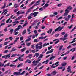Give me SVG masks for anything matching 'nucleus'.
<instances>
[{"label": "nucleus", "instance_id": "nucleus-1", "mask_svg": "<svg viewBox=\"0 0 76 76\" xmlns=\"http://www.w3.org/2000/svg\"><path fill=\"white\" fill-rule=\"evenodd\" d=\"M25 73V71H24L23 72L20 73V72H15L13 73V74L14 75H16V76H18V75H23L24 73Z\"/></svg>", "mask_w": 76, "mask_h": 76}, {"label": "nucleus", "instance_id": "nucleus-2", "mask_svg": "<svg viewBox=\"0 0 76 76\" xmlns=\"http://www.w3.org/2000/svg\"><path fill=\"white\" fill-rule=\"evenodd\" d=\"M22 28V26L21 25H19L18 26V27L17 28H16L14 31V32L15 33V32H16V31H18V30H19L20 29V28Z\"/></svg>", "mask_w": 76, "mask_h": 76}, {"label": "nucleus", "instance_id": "nucleus-3", "mask_svg": "<svg viewBox=\"0 0 76 76\" xmlns=\"http://www.w3.org/2000/svg\"><path fill=\"white\" fill-rule=\"evenodd\" d=\"M38 12H35L34 13H31L29 15V16H33L34 15V17H35L36 16H37V15L38 14Z\"/></svg>", "mask_w": 76, "mask_h": 76}, {"label": "nucleus", "instance_id": "nucleus-4", "mask_svg": "<svg viewBox=\"0 0 76 76\" xmlns=\"http://www.w3.org/2000/svg\"><path fill=\"white\" fill-rule=\"evenodd\" d=\"M39 53H36L35 55L33 56V57H36V58H37L39 56Z\"/></svg>", "mask_w": 76, "mask_h": 76}, {"label": "nucleus", "instance_id": "nucleus-5", "mask_svg": "<svg viewBox=\"0 0 76 76\" xmlns=\"http://www.w3.org/2000/svg\"><path fill=\"white\" fill-rule=\"evenodd\" d=\"M42 48V45H41L40 46H36V49L37 50L38 49V48L39 49H41Z\"/></svg>", "mask_w": 76, "mask_h": 76}, {"label": "nucleus", "instance_id": "nucleus-6", "mask_svg": "<svg viewBox=\"0 0 76 76\" xmlns=\"http://www.w3.org/2000/svg\"><path fill=\"white\" fill-rule=\"evenodd\" d=\"M57 72H56V71L55 70L54 71H53L52 73L51 74L53 75V76H55L56 74H57Z\"/></svg>", "mask_w": 76, "mask_h": 76}, {"label": "nucleus", "instance_id": "nucleus-7", "mask_svg": "<svg viewBox=\"0 0 76 76\" xmlns=\"http://www.w3.org/2000/svg\"><path fill=\"white\" fill-rule=\"evenodd\" d=\"M53 31V28H50V29L48 31H47V33L48 34H49V33H50V34H51L52 32V31Z\"/></svg>", "mask_w": 76, "mask_h": 76}, {"label": "nucleus", "instance_id": "nucleus-8", "mask_svg": "<svg viewBox=\"0 0 76 76\" xmlns=\"http://www.w3.org/2000/svg\"><path fill=\"white\" fill-rule=\"evenodd\" d=\"M54 58H56V56H53L49 58V60H53Z\"/></svg>", "mask_w": 76, "mask_h": 76}, {"label": "nucleus", "instance_id": "nucleus-9", "mask_svg": "<svg viewBox=\"0 0 76 76\" xmlns=\"http://www.w3.org/2000/svg\"><path fill=\"white\" fill-rule=\"evenodd\" d=\"M43 56H44V55L42 54H40L39 56L37 58L38 59H39V58H42L43 57Z\"/></svg>", "mask_w": 76, "mask_h": 76}, {"label": "nucleus", "instance_id": "nucleus-10", "mask_svg": "<svg viewBox=\"0 0 76 76\" xmlns=\"http://www.w3.org/2000/svg\"><path fill=\"white\" fill-rule=\"evenodd\" d=\"M10 67H13V68H15V67H16V65L11 64L10 65Z\"/></svg>", "mask_w": 76, "mask_h": 76}, {"label": "nucleus", "instance_id": "nucleus-11", "mask_svg": "<svg viewBox=\"0 0 76 76\" xmlns=\"http://www.w3.org/2000/svg\"><path fill=\"white\" fill-rule=\"evenodd\" d=\"M8 57V58H10V54H9L8 55H5V57L6 58H7V57Z\"/></svg>", "mask_w": 76, "mask_h": 76}, {"label": "nucleus", "instance_id": "nucleus-12", "mask_svg": "<svg viewBox=\"0 0 76 76\" xmlns=\"http://www.w3.org/2000/svg\"><path fill=\"white\" fill-rule=\"evenodd\" d=\"M6 3H4V5L1 8V9H4V8H5V7H6Z\"/></svg>", "mask_w": 76, "mask_h": 76}, {"label": "nucleus", "instance_id": "nucleus-13", "mask_svg": "<svg viewBox=\"0 0 76 76\" xmlns=\"http://www.w3.org/2000/svg\"><path fill=\"white\" fill-rule=\"evenodd\" d=\"M48 61H49V60H46V61H45L44 62H42V63L43 64L45 63V64H47V63H48Z\"/></svg>", "mask_w": 76, "mask_h": 76}, {"label": "nucleus", "instance_id": "nucleus-14", "mask_svg": "<svg viewBox=\"0 0 76 76\" xmlns=\"http://www.w3.org/2000/svg\"><path fill=\"white\" fill-rule=\"evenodd\" d=\"M10 63L9 62L7 64H5L4 66V67H6V66H9V65H10Z\"/></svg>", "mask_w": 76, "mask_h": 76}, {"label": "nucleus", "instance_id": "nucleus-15", "mask_svg": "<svg viewBox=\"0 0 76 76\" xmlns=\"http://www.w3.org/2000/svg\"><path fill=\"white\" fill-rule=\"evenodd\" d=\"M27 62H28V63H31V61L29 59H27L25 63H27Z\"/></svg>", "mask_w": 76, "mask_h": 76}, {"label": "nucleus", "instance_id": "nucleus-16", "mask_svg": "<svg viewBox=\"0 0 76 76\" xmlns=\"http://www.w3.org/2000/svg\"><path fill=\"white\" fill-rule=\"evenodd\" d=\"M68 13H69V12H66L65 13H64L63 16H66L68 15Z\"/></svg>", "mask_w": 76, "mask_h": 76}, {"label": "nucleus", "instance_id": "nucleus-17", "mask_svg": "<svg viewBox=\"0 0 76 76\" xmlns=\"http://www.w3.org/2000/svg\"><path fill=\"white\" fill-rule=\"evenodd\" d=\"M12 50H11L10 51V53H11V52H12V51H15L17 50V49H15L14 48H12Z\"/></svg>", "mask_w": 76, "mask_h": 76}, {"label": "nucleus", "instance_id": "nucleus-18", "mask_svg": "<svg viewBox=\"0 0 76 76\" xmlns=\"http://www.w3.org/2000/svg\"><path fill=\"white\" fill-rule=\"evenodd\" d=\"M26 32V30H25L23 31V32L22 33V35H24L25 34Z\"/></svg>", "mask_w": 76, "mask_h": 76}, {"label": "nucleus", "instance_id": "nucleus-19", "mask_svg": "<svg viewBox=\"0 0 76 76\" xmlns=\"http://www.w3.org/2000/svg\"><path fill=\"white\" fill-rule=\"evenodd\" d=\"M66 64H67L66 63H63L62 64V66H65L66 65Z\"/></svg>", "mask_w": 76, "mask_h": 76}, {"label": "nucleus", "instance_id": "nucleus-20", "mask_svg": "<svg viewBox=\"0 0 76 76\" xmlns=\"http://www.w3.org/2000/svg\"><path fill=\"white\" fill-rule=\"evenodd\" d=\"M58 28H59L58 31H61V30L63 29V28H61V27L59 26Z\"/></svg>", "mask_w": 76, "mask_h": 76}, {"label": "nucleus", "instance_id": "nucleus-21", "mask_svg": "<svg viewBox=\"0 0 76 76\" xmlns=\"http://www.w3.org/2000/svg\"><path fill=\"white\" fill-rule=\"evenodd\" d=\"M31 38H30L29 37H28V38L27 39H26V42L29 41H31Z\"/></svg>", "mask_w": 76, "mask_h": 76}, {"label": "nucleus", "instance_id": "nucleus-22", "mask_svg": "<svg viewBox=\"0 0 76 76\" xmlns=\"http://www.w3.org/2000/svg\"><path fill=\"white\" fill-rule=\"evenodd\" d=\"M25 50H26V48H24L21 50V52H23V51H25Z\"/></svg>", "mask_w": 76, "mask_h": 76}, {"label": "nucleus", "instance_id": "nucleus-23", "mask_svg": "<svg viewBox=\"0 0 76 76\" xmlns=\"http://www.w3.org/2000/svg\"><path fill=\"white\" fill-rule=\"evenodd\" d=\"M5 24H6V23H4L1 24V25H0V28H1V26L4 25Z\"/></svg>", "mask_w": 76, "mask_h": 76}, {"label": "nucleus", "instance_id": "nucleus-24", "mask_svg": "<svg viewBox=\"0 0 76 76\" xmlns=\"http://www.w3.org/2000/svg\"><path fill=\"white\" fill-rule=\"evenodd\" d=\"M13 31H14V30H13V28L11 29L10 30V32H11V34H12V33L13 32Z\"/></svg>", "mask_w": 76, "mask_h": 76}, {"label": "nucleus", "instance_id": "nucleus-25", "mask_svg": "<svg viewBox=\"0 0 76 76\" xmlns=\"http://www.w3.org/2000/svg\"><path fill=\"white\" fill-rule=\"evenodd\" d=\"M68 72H70V73H72V71H71V69H67Z\"/></svg>", "mask_w": 76, "mask_h": 76}, {"label": "nucleus", "instance_id": "nucleus-26", "mask_svg": "<svg viewBox=\"0 0 76 76\" xmlns=\"http://www.w3.org/2000/svg\"><path fill=\"white\" fill-rule=\"evenodd\" d=\"M36 26V24H35V23H32L31 26H33V27H35V26Z\"/></svg>", "mask_w": 76, "mask_h": 76}, {"label": "nucleus", "instance_id": "nucleus-27", "mask_svg": "<svg viewBox=\"0 0 76 76\" xmlns=\"http://www.w3.org/2000/svg\"><path fill=\"white\" fill-rule=\"evenodd\" d=\"M32 54H30L28 56V57L30 59H31V58H32Z\"/></svg>", "mask_w": 76, "mask_h": 76}, {"label": "nucleus", "instance_id": "nucleus-28", "mask_svg": "<svg viewBox=\"0 0 76 76\" xmlns=\"http://www.w3.org/2000/svg\"><path fill=\"white\" fill-rule=\"evenodd\" d=\"M19 23V21H15L14 22L12 23H16V24H17V23Z\"/></svg>", "mask_w": 76, "mask_h": 76}, {"label": "nucleus", "instance_id": "nucleus-29", "mask_svg": "<svg viewBox=\"0 0 76 76\" xmlns=\"http://www.w3.org/2000/svg\"><path fill=\"white\" fill-rule=\"evenodd\" d=\"M39 39H44V37H43V36H41L39 37Z\"/></svg>", "mask_w": 76, "mask_h": 76}, {"label": "nucleus", "instance_id": "nucleus-30", "mask_svg": "<svg viewBox=\"0 0 76 76\" xmlns=\"http://www.w3.org/2000/svg\"><path fill=\"white\" fill-rule=\"evenodd\" d=\"M16 54H13L11 56V57H15L16 56Z\"/></svg>", "mask_w": 76, "mask_h": 76}, {"label": "nucleus", "instance_id": "nucleus-31", "mask_svg": "<svg viewBox=\"0 0 76 76\" xmlns=\"http://www.w3.org/2000/svg\"><path fill=\"white\" fill-rule=\"evenodd\" d=\"M9 39H10V41H12L13 40V37H9Z\"/></svg>", "mask_w": 76, "mask_h": 76}, {"label": "nucleus", "instance_id": "nucleus-32", "mask_svg": "<svg viewBox=\"0 0 76 76\" xmlns=\"http://www.w3.org/2000/svg\"><path fill=\"white\" fill-rule=\"evenodd\" d=\"M10 20V18L8 19L6 21V23H9V20Z\"/></svg>", "mask_w": 76, "mask_h": 76}, {"label": "nucleus", "instance_id": "nucleus-33", "mask_svg": "<svg viewBox=\"0 0 76 76\" xmlns=\"http://www.w3.org/2000/svg\"><path fill=\"white\" fill-rule=\"evenodd\" d=\"M32 17L31 16V15H30V16L28 17V20L30 19H32Z\"/></svg>", "mask_w": 76, "mask_h": 76}, {"label": "nucleus", "instance_id": "nucleus-34", "mask_svg": "<svg viewBox=\"0 0 76 76\" xmlns=\"http://www.w3.org/2000/svg\"><path fill=\"white\" fill-rule=\"evenodd\" d=\"M59 27H58V28L55 29V32H57V31H58V30H59Z\"/></svg>", "mask_w": 76, "mask_h": 76}, {"label": "nucleus", "instance_id": "nucleus-35", "mask_svg": "<svg viewBox=\"0 0 76 76\" xmlns=\"http://www.w3.org/2000/svg\"><path fill=\"white\" fill-rule=\"evenodd\" d=\"M66 39H67V38H65L64 37L62 39V41H65V40H66Z\"/></svg>", "mask_w": 76, "mask_h": 76}, {"label": "nucleus", "instance_id": "nucleus-36", "mask_svg": "<svg viewBox=\"0 0 76 76\" xmlns=\"http://www.w3.org/2000/svg\"><path fill=\"white\" fill-rule=\"evenodd\" d=\"M22 64H19L17 66V67L19 68V67L20 66H22Z\"/></svg>", "mask_w": 76, "mask_h": 76}, {"label": "nucleus", "instance_id": "nucleus-37", "mask_svg": "<svg viewBox=\"0 0 76 76\" xmlns=\"http://www.w3.org/2000/svg\"><path fill=\"white\" fill-rule=\"evenodd\" d=\"M7 9L4 10H3V13H4L5 12H6V11H7Z\"/></svg>", "mask_w": 76, "mask_h": 76}, {"label": "nucleus", "instance_id": "nucleus-38", "mask_svg": "<svg viewBox=\"0 0 76 76\" xmlns=\"http://www.w3.org/2000/svg\"><path fill=\"white\" fill-rule=\"evenodd\" d=\"M76 26H75L74 28H73L71 30V32H72L73 31H74V30H75V29H76Z\"/></svg>", "mask_w": 76, "mask_h": 76}, {"label": "nucleus", "instance_id": "nucleus-39", "mask_svg": "<svg viewBox=\"0 0 76 76\" xmlns=\"http://www.w3.org/2000/svg\"><path fill=\"white\" fill-rule=\"evenodd\" d=\"M39 3L37 4V3H35L34 5H33V6H38V5H39Z\"/></svg>", "mask_w": 76, "mask_h": 76}, {"label": "nucleus", "instance_id": "nucleus-40", "mask_svg": "<svg viewBox=\"0 0 76 76\" xmlns=\"http://www.w3.org/2000/svg\"><path fill=\"white\" fill-rule=\"evenodd\" d=\"M42 64H41V63H39L38 64L37 66V67H39Z\"/></svg>", "mask_w": 76, "mask_h": 76}, {"label": "nucleus", "instance_id": "nucleus-41", "mask_svg": "<svg viewBox=\"0 0 76 76\" xmlns=\"http://www.w3.org/2000/svg\"><path fill=\"white\" fill-rule=\"evenodd\" d=\"M18 10H19V9H17L16 10H14V13H16V12H17V11H18Z\"/></svg>", "mask_w": 76, "mask_h": 76}, {"label": "nucleus", "instance_id": "nucleus-42", "mask_svg": "<svg viewBox=\"0 0 76 76\" xmlns=\"http://www.w3.org/2000/svg\"><path fill=\"white\" fill-rule=\"evenodd\" d=\"M63 45L61 46H60V48L59 49V50H61L62 49V48H63Z\"/></svg>", "mask_w": 76, "mask_h": 76}, {"label": "nucleus", "instance_id": "nucleus-43", "mask_svg": "<svg viewBox=\"0 0 76 76\" xmlns=\"http://www.w3.org/2000/svg\"><path fill=\"white\" fill-rule=\"evenodd\" d=\"M70 51H67L66 52V53H65V55H66V54H69V53H70Z\"/></svg>", "mask_w": 76, "mask_h": 76}, {"label": "nucleus", "instance_id": "nucleus-44", "mask_svg": "<svg viewBox=\"0 0 76 76\" xmlns=\"http://www.w3.org/2000/svg\"><path fill=\"white\" fill-rule=\"evenodd\" d=\"M19 34V32L17 31V32H16L14 34L15 35H18Z\"/></svg>", "mask_w": 76, "mask_h": 76}, {"label": "nucleus", "instance_id": "nucleus-45", "mask_svg": "<svg viewBox=\"0 0 76 76\" xmlns=\"http://www.w3.org/2000/svg\"><path fill=\"white\" fill-rule=\"evenodd\" d=\"M61 5H62V4H59L57 5V6H58V7H60L61 6Z\"/></svg>", "mask_w": 76, "mask_h": 76}, {"label": "nucleus", "instance_id": "nucleus-46", "mask_svg": "<svg viewBox=\"0 0 76 76\" xmlns=\"http://www.w3.org/2000/svg\"><path fill=\"white\" fill-rule=\"evenodd\" d=\"M7 31V28H5L4 29V32H6V31Z\"/></svg>", "mask_w": 76, "mask_h": 76}, {"label": "nucleus", "instance_id": "nucleus-47", "mask_svg": "<svg viewBox=\"0 0 76 76\" xmlns=\"http://www.w3.org/2000/svg\"><path fill=\"white\" fill-rule=\"evenodd\" d=\"M38 41H39L37 39H35L34 40V42H38Z\"/></svg>", "mask_w": 76, "mask_h": 76}, {"label": "nucleus", "instance_id": "nucleus-48", "mask_svg": "<svg viewBox=\"0 0 76 76\" xmlns=\"http://www.w3.org/2000/svg\"><path fill=\"white\" fill-rule=\"evenodd\" d=\"M27 24H28V23H25V24L23 25V27H25V26H26V25Z\"/></svg>", "mask_w": 76, "mask_h": 76}, {"label": "nucleus", "instance_id": "nucleus-49", "mask_svg": "<svg viewBox=\"0 0 76 76\" xmlns=\"http://www.w3.org/2000/svg\"><path fill=\"white\" fill-rule=\"evenodd\" d=\"M67 58V56L63 58V59L64 60H66Z\"/></svg>", "mask_w": 76, "mask_h": 76}, {"label": "nucleus", "instance_id": "nucleus-50", "mask_svg": "<svg viewBox=\"0 0 76 76\" xmlns=\"http://www.w3.org/2000/svg\"><path fill=\"white\" fill-rule=\"evenodd\" d=\"M58 63H59V61L56 62V63L54 64V65L56 66V65H57V64H58Z\"/></svg>", "mask_w": 76, "mask_h": 76}, {"label": "nucleus", "instance_id": "nucleus-51", "mask_svg": "<svg viewBox=\"0 0 76 76\" xmlns=\"http://www.w3.org/2000/svg\"><path fill=\"white\" fill-rule=\"evenodd\" d=\"M26 54H29V51L28 50H27L25 52Z\"/></svg>", "mask_w": 76, "mask_h": 76}, {"label": "nucleus", "instance_id": "nucleus-52", "mask_svg": "<svg viewBox=\"0 0 76 76\" xmlns=\"http://www.w3.org/2000/svg\"><path fill=\"white\" fill-rule=\"evenodd\" d=\"M67 36H68L67 34H65L64 35V37L66 38V37H67Z\"/></svg>", "mask_w": 76, "mask_h": 76}, {"label": "nucleus", "instance_id": "nucleus-53", "mask_svg": "<svg viewBox=\"0 0 76 76\" xmlns=\"http://www.w3.org/2000/svg\"><path fill=\"white\" fill-rule=\"evenodd\" d=\"M60 42V40H58V41H56V42L55 43V44H57V43H58V42Z\"/></svg>", "mask_w": 76, "mask_h": 76}, {"label": "nucleus", "instance_id": "nucleus-54", "mask_svg": "<svg viewBox=\"0 0 76 76\" xmlns=\"http://www.w3.org/2000/svg\"><path fill=\"white\" fill-rule=\"evenodd\" d=\"M50 17H54V16H55V15L54 14L53 15H50Z\"/></svg>", "mask_w": 76, "mask_h": 76}, {"label": "nucleus", "instance_id": "nucleus-55", "mask_svg": "<svg viewBox=\"0 0 76 76\" xmlns=\"http://www.w3.org/2000/svg\"><path fill=\"white\" fill-rule=\"evenodd\" d=\"M20 11H18L17 13L16 14H22V13L21 12H20Z\"/></svg>", "mask_w": 76, "mask_h": 76}, {"label": "nucleus", "instance_id": "nucleus-56", "mask_svg": "<svg viewBox=\"0 0 76 76\" xmlns=\"http://www.w3.org/2000/svg\"><path fill=\"white\" fill-rule=\"evenodd\" d=\"M23 37L22 36L20 37V41H22V40H23Z\"/></svg>", "mask_w": 76, "mask_h": 76}, {"label": "nucleus", "instance_id": "nucleus-57", "mask_svg": "<svg viewBox=\"0 0 76 76\" xmlns=\"http://www.w3.org/2000/svg\"><path fill=\"white\" fill-rule=\"evenodd\" d=\"M59 35H60L59 34H55V37H57L58 36H59Z\"/></svg>", "mask_w": 76, "mask_h": 76}, {"label": "nucleus", "instance_id": "nucleus-58", "mask_svg": "<svg viewBox=\"0 0 76 76\" xmlns=\"http://www.w3.org/2000/svg\"><path fill=\"white\" fill-rule=\"evenodd\" d=\"M69 19H68V18H66L65 19V20H66V21H67H67H68V20H69Z\"/></svg>", "mask_w": 76, "mask_h": 76}, {"label": "nucleus", "instance_id": "nucleus-59", "mask_svg": "<svg viewBox=\"0 0 76 76\" xmlns=\"http://www.w3.org/2000/svg\"><path fill=\"white\" fill-rule=\"evenodd\" d=\"M31 48H33V49H34V48H35V46H34V45H32L31 46Z\"/></svg>", "mask_w": 76, "mask_h": 76}, {"label": "nucleus", "instance_id": "nucleus-60", "mask_svg": "<svg viewBox=\"0 0 76 76\" xmlns=\"http://www.w3.org/2000/svg\"><path fill=\"white\" fill-rule=\"evenodd\" d=\"M49 53H51L50 52V51H48V52L46 53V54H49Z\"/></svg>", "mask_w": 76, "mask_h": 76}, {"label": "nucleus", "instance_id": "nucleus-61", "mask_svg": "<svg viewBox=\"0 0 76 76\" xmlns=\"http://www.w3.org/2000/svg\"><path fill=\"white\" fill-rule=\"evenodd\" d=\"M8 51V50H5V51L4 52V53H7L8 52H9V51Z\"/></svg>", "mask_w": 76, "mask_h": 76}, {"label": "nucleus", "instance_id": "nucleus-62", "mask_svg": "<svg viewBox=\"0 0 76 76\" xmlns=\"http://www.w3.org/2000/svg\"><path fill=\"white\" fill-rule=\"evenodd\" d=\"M52 48V46H50V47L48 48V50H50V49H51Z\"/></svg>", "mask_w": 76, "mask_h": 76}, {"label": "nucleus", "instance_id": "nucleus-63", "mask_svg": "<svg viewBox=\"0 0 76 76\" xmlns=\"http://www.w3.org/2000/svg\"><path fill=\"white\" fill-rule=\"evenodd\" d=\"M50 53H52L53 51L54 50L53 49H52L51 50H50Z\"/></svg>", "mask_w": 76, "mask_h": 76}, {"label": "nucleus", "instance_id": "nucleus-64", "mask_svg": "<svg viewBox=\"0 0 76 76\" xmlns=\"http://www.w3.org/2000/svg\"><path fill=\"white\" fill-rule=\"evenodd\" d=\"M39 10H41V11H42L43 10H42V8H40L39 9Z\"/></svg>", "mask_w": 76, "mask_h": 76}]
</instances>
